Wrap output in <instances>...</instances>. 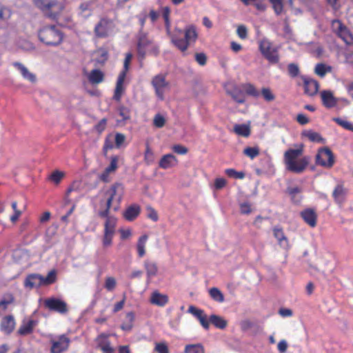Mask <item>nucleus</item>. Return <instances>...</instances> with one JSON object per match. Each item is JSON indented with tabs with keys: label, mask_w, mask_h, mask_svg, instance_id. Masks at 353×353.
<instances>
[{
	"label": "nucleus",
	"mask_w": 353,
	"mask_h": 353,
	"mask_svg": "<svg viewBox=\"0 0 353 353\" xmlns=\"http://www.w3.org/2000/svg\"><path fill=\"white\" fill-rule=\"evenodd\" d=\"M132 58V54L131 53H128L125 56L124 63H123V70L120 72L116 84V88L114 90V93L113 96V99L119 101L121 99V96L124 91L123 83L126 77V73L129 68L130 62Z\"/></svg>",
	"instance_id": "7"
},
{
	"label": "nucleus",
	"mask_w": 353,
	"mask_h": 353,
	"mask_svg": "<svg viewBox=\"0 0 353 353\" xmlns=\"http://www.w3.org/2000/svg\"><path fill=\"white\" fill-rule=\"evenodd\" d=\"M236 34L241 39H245L248 37V29L244 25H240L236 30Z\"/></svg>",
	"instance_id": "56"
},
{
	"label": "nucleus",
	"mask_w": 353,
	"mask_h": 353,
	"mask_svg": "<svg viewBox=\"0 0 353 353\" xmlns=\"http://www.w3.org/2000/svg\"><path fill=\"white\" fill-rule=\"evenodd\" d=\"M323 104L327 108L334 107L337 103L336 99L330 90H323L321 93Z\"/></svg>",
	"instance_id": "21"
},
{
	"label": "nucleus",
	"mask_w": 353,
	"mask_h": 353,
	"mask_svg": "<svg viewBox=\"0 0 353 353\" xmlns=\"http://www.w3.org/2000/svg\"><path fill=\"white\" fill-rule=\"evenodd\" d=\"M43 284V276L39 274H30L26 276L24 281V286L32 289L39 288Z\"/></svg>",
	"instance_id": "15"
},
{
	"label": "nucleus",
	"mask_w": 353,
	"mask_h": 353,
	"mask_svg": "<svg viewBox=\"0 0 353 353\" xmlns=\"http://www.w3.org/2000/svg\"><path fill=\"white\" fill-rule=\"evenodd\" d=\"M150 301L152 305L163 307L168 303V296L154 291L150 296Z\"/></svg>",
	"instance_id": "20"
},
{
	"label": "nucleus",
	"mask_w": 353,
	"mask_h": 353,
	"mask_svg": "<svg viewBox=\"0 0 353 353\" xmlns=\"http://www.w3.org/2000/svg\"><path fill=\"white\" fill-rule=\"evenodd\" d=\"M64 173L58 170H56L50 175V179L55 183H59L61 179L63 177Z\"/></svg>",
	"instance_id": "57"
},
{
	"label": "nucleus",
	"mask_w": 353,
	"mask_h": 353,
	"mask_svg": "<svg viewBox=\"0 0 353 353\" xmlns=\"http://www.w3.org/2000/svg\"><path fill=\"white\" fill-rule=\"evenodd\" d=\"M209 294L210 297L216 302L223 303L225 301L223 294L217 288H210L209 290Z\"/></svg>",
	"instance_id": "33"
},
{
	"label": "nucleus",
	"mask_w": 353,
	"mask_h": 353,
	"mask_svg": "<svg viewBox=\"0 0 353 353\" xmlns=\"http://www.w3.org/2000/svg\"><path fill=\"white\" fill-rule=\"evenodd\" d=\"M118 158L117 157H112L110 165L105 168L109 172H113L117 168Z\"/></svg>",
	"instance_id": "62"
},
{
	"label": "nucleus",
	"mask_w": 353,
	"mask_h": 353,
	"mask_svg": "<svg viewBox=\"0 0 353 353\" xmlns=\"http://www.w3.org/2000/svg\"><path fill=\"white\" fill-rule=\"evenodd\" d=\"M335 163L332 150L325 147L319 150L316 155V163L325 168H331Z\"/></svg>",
	"instance_id": "10"
},
{
	"label": "nucleus",
	"mask_w": 353,
	"mask_h": 353,
	"mask_svg": "<svg viewBox=\"0 0 353 353\" xmlns=\"http://www.w3.org/2000/svg\"><path fill=\"white\" fill-rule=\"evenodd\" d=\"M97 343V347L102 351V353H114V349L111 346V343L105 335L99 336Z\"/></svg>",
	"instance_id": "18"
},
{
	"label": "nucleus",
	"mask_w": 353,
	"mask_h": 353,
	"mask_svg": "<svg viewBox=\"0 0 353 353\" xmlns=\"http://www.w3.org/2000/svg\"><path fill=\"white\" fill-rule=\"evenodd\" d=\"M13 65L17 68L20 72L23 78L29 80L31 82H34L36 77L34 74L29 72L28 68L19 62L13 63Z\"/></svg>",
	"instance_id": "28"
},
{
	"label": "nucleus",
	"mask_w": 353,
	"mask_h": 353,
	"mask_svg": "<svg viewBox=\"0 0 353 353\" xmlns=\"http://www.w3.org/2000/svg\"><path fill=\"white\" fill-rule=\"evenodd\" d=\"M89 82L92 84L97 85L103 81L104 74L99 69H94L87 75Z\"/></svg>",
	"instance_id": "26"
},
{
	"label": "nucleus",
	"mask_w": 353,
	"mask_h": 353,
	"mask_svg": "<svg viewBox=\"0 0 353 353\" xmlns=\"http://www.w3.org/2000/svg\"><path fill=\"white\" fill-rule=\"evenodd\" d=\"M226 92L238 103H243L245 101V95L241 85L228 87L226 88Z\"/></svg>",
	"instance_id": "14"
},
{
	"label": "nucleus",
	"mask_w": 353,
	"mask_h": 353,
	"mask_svg": "<svg viewBox=\"0 0 353 353\" xmlns=\"http://www.w3.org/2000/svg\"><path fill=\"white\" fill-rule=\"evenodd\" d=\"M147 216L154 221H157L159 219L157 211L150 205L146 206Z\"/></svg>",
	"instance_id": "52"
},
{
	"label": "nucleus",
	"mask_w": 353,
	"mask_h": 353,
	"mask_svg": "<svg viewBox=\"0 0 353 353\" xmlns=\"http://www.w3.org/2000/svg\"><path fill=\"white\" fill-rule=\"evenodd\" d=\"M145 268L147 273L148 280L157 275L158 268L154 262L146 261H145Z\"/></svg>",
	"instance_id": "32"
},
{
	"label": "nucleus",
	"mask_w": 353,
	"mask_h": 353,
	"mask_svg": "<svg viewBox=\"0 0 353 353\" xmlns=\"http://www.w3.org/2000/svg\"><path fill=\"white\" fill-rule=\"evenodd\" d=\"M240 211L241 214H248L251 213L252 208L251 205L248 202H244L240 204Z\"/></svg>",
	"instance_id": "63"
},
{
	"label": "nucleus",
	"mask_w": 353,
	"mask_h": 353,
	"mask_svg": "<svg viewBox=\"0 0 353 353\" xmlns=\"http://www.w3.org/2000/svg\"><path fill=\"white\" fill-rule=\"evenodd\" d=\"M331 71L332 67L324 63L316 64L314 69L315 73L321 77H323L327 72H330Z\"/></svg>",
	"instance_id": "37"
},
{
	"label": "nucleus",
	"mask_w": 353,
	"mask_h": 353,
	"mask_svg": "<svg viewBox=\"0 0 353 353\" xmlns=\"http://www.w3.org/2000/svg\"><path fill=\"white\" fill-rule=\"evenodd\" d=\"M299 68L297 64L294 63L288 64V72L291 77L294 78L298 77L299 74Z\"/></svg>",
	"instance_id": "47"
},
{
	"label": "nucleus",
	"mask_w": 353,
	"mask_h": 353,
	"mask_svg": "<svg viewBox=\"0 0 353 353\" xmlns=\"http://www.w3.org/2000/svg\"><path fill=\"white\" fill-rule=\"evenodd\" d=\"M333 121H335L338 125L343 127V128L353 132V124L352 123H351L347 121L343 120L340 118H334Z\"/></svg>",
	"instance_id": "49"
},
{
	"label": "nucleus",
	"mask_w": 353,
	"mask_h": 353,
	"mask_svg": "<svg viewBox=\"0 0 353 353\" xmlns=\"http://www.w3.org/2000/svg\"><path fill=\"white\" fill-rule=\"evenodd\" d=\"M209 321L216 328L221 330L225 329L228 325V321L226 320L216 314H212L209 318Z\"/></svg>",
	"instance_id": "30"
},
{
	"label": "nucleus",
	"mask_w": 353,
	"mask_h": 353,
	"mask_svg": "<svg viewBox=\"0 0 353 353\" xmlns=\"http://www.w3.org/2000/svg\"><path fill=\"white\" fill-rule=\"evenodd\" d=\"M57 279V272L54 270L50 271L47 276H43L44 285H48L55 282Z\"/></svg>",
	"instance_id": "46"
},
{
	"label": "nucleus",
	"mask_w": 353,
	"mask_h": 353,
	"mask_svg": "<svg viewBox=\"0 0 353 353\" xmlns=\"http://www.w3.org/2000/svg\"><path fill=\"white\" fill-rule=\"evenodd\" d=\"M259 50L263 56L271 63L279 61L278 50L274 48L268 39H263L259 42Z\"/></svg>",
	"instance_id": "8"
},
{
	"label": "nucleus",
	"mask_w": 353,
	"mask_h": 353,
	"mask_svg": "<svg viewBox=\"0 0 353 353\" xmlns=\"http://www.w3.org/2000/svg\"><path fill=\"white\" fill-rule=\"evenodd\" d=\"M243 154L251 159H254L259 154V148L258 147H248L243 150Z\"/></svg>",
	"instance_id": "45"
},
{
	"label": "nucleus",
	"mask_w": 353,
	"mask_h": 353,
	"mask_svg": "<svg viewBox=\"0 0 353 353\" xmlns=\"http://www.w3.org/2000/svg\"><path fill=\"white\" fill-rule=\"evenodd\" d=\"M185 353H204V348L201 344L188 345L185 348Z\"/></svg>",
	"instance_id": "44"
},
{
	"label": "nucleus",
	"mask_w": 353,
	"mask_h": 353,
	"mask_svg": "<svg viewBox=\"0 0 353 353\" xmlns=\"http://www.w3.org/2000/svg\"><path fill=\"white\" fill-rule=\"evenodd\" d=\"M108 21L101 19L95 26L94 32L97 37H105L108 34Z\"/></svg>",
	"instance_id": "27"
},
{
	"label": "nucleus",
	"mask_w": 353,
	"mask_h": 353,
	"mask_svg": "<svg viewBox=\"0 0 353 353\" xmlns=\"http://www.w3.org/2000/svg\"><path fill=\"white\" fill-rule=\"evenodd\" d=\"M44 307L52 312H55L61 314H65L68 312V308L67 303L58 298L50 297L43 301Z\"/></svg>",
	"instance_id": "12"
},
{
	"label": "nucleus",
	"mask_w": 353,
	"mask_h": 353,
	"mask_svg": "<svg viewBox=\"0 0 353 353\" xmlns=\"http://www.w3.org/2000/svg\"><path fill=\"white\" fill-rule=\"evenodd\" d=\"M287 192L291 196V199L293 202L299 203L300 201L299 199H296V196L301 192V189L300 188L297 186L288 187Z\"/></svg>",
	"instance_id": "42"
},
{
	"label": "nucleus",
	"mask_w": 353,
	"mask_h": 353,
	"mask_svg": "<svg viewBox=\"0 0 353 353\" xmlns=\"http://www.w3.org/2000/svg\"><path fill=\"white\" fill-rule=\"evenodd\" d=\"M165 120L164 117L163 116H161V114H157L154 117V125L157 128H162L165 125Z\"/></svg>",
	"instance_id": "61"
},
{
	"label": "nucleus",
	"mask_w": 353,
	"mask_h": 353,
	"mask_svg": "<svg viewBox=\"0 0 353 353\" xmlns=\"http://www.w3.org/2000/svg\"><path fill=\"white\" fill-rule=\"evenodd\" d=\"M119 115L123 121H126L130 118V110L124 106H120L118 109Z\"/></svg>",
	"instance_id": "54"
},
{
	"label": "nucleus",
	"mask_w": 353,
	"mask_h": 353,
	"mask_svg": "<svg viewBox=\"0 0 353 353\" xmlns=\"http://www.w3.org/2000/svg\"><path fill=\"white\" fill-rule=\"evenodd\" d=\"M141 208L139 205L133 204L125 210L123 212V216L127 221H132L139 216Z\"/></svg>",
	"instance_id": "23"
},
{
	"label": "nucleus",
	"mask_w": 353,
	"mask_h": 353,
	"mask_svg": "<svg viewBox=\"0 0 353 353\" xmlns=\"http://www.w3.org/2000/svg\"><path fill=\"white\" fill-rule=\"evenodd\" d=\"M79 9L81 10V14H82L84 17L90 16L92 9V1L82 3L79 6Z\"/></svg>",
	"instance_id": "41"
},
{
	"label": "nucleus",
	"mask_w": 353,
	"mask_h": 353,
	"mask_svg": "<svg viewBox=\"0 0 353 353\" xmlns=\"http://www.w3.org/2000/svg\"><path fill=\"white\" fill-rule=\"evenodd\" d=\"M347 191L341 184H338L333 190L332 196L334 201L339 205H342L345 200Z\"/></svg>",
	"instance_id": "22"
},
{
	"label": "nucleus",
	"mask_w": 353,
	"mask_h": 353,
	"mask_svg": "<svg viewBox=\"0 0 353 353\" xmlns=\"http://www.w3.org/2000/svg\"><path fill=\"white\" fill-rule=\"evenodd\" d=\"M154 350L157 353H169L168 345L165 343H156Z\"/></svg>",
	"instance_id": "59"
},
{
	"label": "nucleus",
	"mask_w": 353,
	"mask_h": 353,
	"mask_svg": "<svg viewBox=\"0 0 353 353\" xmlns=\"http://www.w3.org/2000/svg\"><path fill=\"white\" fill-rule=\"evenodd\" d=\"M112 207L106 205L104 210L99 212L100 217L105 218L103 237V245L104 247H109L112 245V238L115 234L117 219L114 216H110V210Z\"/></svg>",
	"instance_id": "4"
},
{
	"label": "nucleus",
	"mask_w": 353,
	"mask_h": 353,
	"mask_svg": "<svg viewBox=\"0 0 353 353\" xmlns=\"http://www.w3.org/2000/svg\"><path fill=\"white\" fill-rule=\"evenodd\" d=\"M171 41L181 52H185L189 46L185 39L179 38L176 35L171 36Z\"/></svg>",
	"instance_id": "31"
},
{
	"label": "nucleus",
	"mask_w": 353,
	"mask_h": 353,
	"mask_svg": "<svg viewBox=\"0 0 353 353\" xmlns=\"http://www.w3.org/2000/svg\"><path fill=\"white\" fill-rule=\"evenodd\" d=\"M16 322L12 315L4 316L1 321L0 328L6 334H11L15 328Z\"/></svg>",
	"instance_id": "17"
},
{
	"label": "nucleus",
	"mask_w": 353,
	"mask_h": 353,
	"mask_svg": "<svg viewBox=\"0 0 353 353\" xmlns=\"http://www.w3.org/2000/svg\"><path fill=\"white\" fill-rule=\"evenodd\" d=\"M34 4L52 19H57L64 9L63 4L56 0H34Z\"/></svg>",
	"instance_id": "5"
},
{
	"label": "nucleus",
	"mask_w": 353,
	"mask_h": 353,
	"mask_svg": "<svg viewBox=\"0 0 353 353\" xmlns=\"http://www.w3.org/2000/svg\"><path fill=\"white\" fill-rule=\"evenodd\" d=\"M301 216L310 227L316 225L317 215L313 209L307 208L301 212Z\"/></svg>",
	"instance_id": "19"
},
{
	"label": "nucleus",
	"mask_w": 353,
	"mask_h": 353,
	"mask_svg": "<svg viewBox=\"0 0 353 353\" xmlns=\"http://www.w3.org/2000/svg\"><path fill=\"white\" fill-rule=\"evenodd\" d=\"M261 94L267 101H272L275 99L270 88H263L261 90Z\"/></svg>",
	"instance_id": "55"
},
{
	"label": "nucleus",
	"mask_w": 353,
	"mask_h": 353,
	"mask_svg": "<svg viewBox=\"0 0 353 353\" xmlns=\"http://www.w3.org/2000/svg\"><path fill=\"white\" fill-rule=\"evenodd\" d=\"M117 285L116 280L114 277L109 276L105 279V288L108 291H112Z\"/></svg>",
	"instance_id": "51"
},
{
	"label": "nucleus",
	"mask_w": 353,
	"mask_h": 353,
	"mask_svg": "<svg viewBox=\"0 0 353 353\" xmlns=\"http://www.w3.org/2000/svg\"><path fill=\"white\" fill-rule=\"evenodd\" d=\"M301 79L303 81L305 93L310 96L316 94L319 88V83L316 80L305 76H302Z\"/></svg>",
	"instance_id": "16"
},
{
	"label": "nucleus",
	"mask_w": 353,
	"mask_h": 353,
	"mask_svg": "<svg viewBox=\"0 0 353 353\" xmlns=\"http://www.w3.org/2000/svg\"><path fill=\"white\" fill-rule=\"evenodd\" d=\"M241 85L243 89L245 94H247L252 97H258L259 95V92L256 90V88L252 84L244 83L241 84Z\"/></svg>",
	"instance_id": "43"
},
{
	"label": "nucleus",
	"mask_w": 353,
	"mask_h": 353,
	"mask_svg": "<svg viewBox=\"0 0 353 353\" xmlns=\"http://www.w3.org/2000/svg\"><path fill=\"white\" fill-rule=\"evenodd\" d=\"M155 94L159 99H164L165 92L170 90V82L166 80L165 74L160 73L155 75L151 81Z\"/></svg>",
	"instance_id": "9"
},
{
	"label": "nucleus",
	"mask_w": 353,
	"mask_h": 353,
	"mask_svg": "<svg viewBox=\"0 0 353 353\" xmlns=\"http://www.w3.org/2000/svg\"><path fill=\"white\" fill-rule=\"evenodd\" d=\"M125 141V136L123 134L121 133H116L114 136V143H115V148H121Z\"/></svg>",
	"instance_id": "50"
},
{
	"label": "nucleus",
	"mask_w": 353,
	"mask_h": 353,
	"mask_svg": "<svg viewBox=\"0 0 353 353\" xmlns=\"http://www.w3.org/2000/svg\"><path fill=\"white\" fill-rule=\"evenodd\" d=\"M170 10L168 7H164L162 8V17L165 21V25H169L171 24L170 20Z\"/></svg>",
	"instance_id": "60"
},
{
	"label": "nucleus",
	"mask_w": 353,
	"mask_h": 353,
	"mask_svg": "<svg viewBox=\"0 0 353 353\" xmlns=\"http://www.w3.org/2000/svg\"><path fill=\"white\" fill-rule=\"evenodd\" d=\"M272 4L274 12L276 14H280L283 11V2L282 0H270Z\"/></svg>",
	"instance_id": "53"
},
{
	"label": "nucleus",
	"mask_w": 353,
	"mask_h": 353,
	"mask_svg": "<svg viewBox=\"0 0 353 353\" xmlns=\"http://www.w3.org/2000/svg\"><path fill=\"white\" fill-rule=\"evenodd\" d=\"M176 164L177 160L172 154L164 155L159 161V167L163 169L170 168L175 166Z\"/></svg>",
	"instance_id": "25"
},
{
	"label": "nucleus",
	"mask_w": 353,
	"mask_h": 353,
	"mask_svg": "<svg viewBox=\"0 0 353 353\" xmlns=\"http://www.w3.org/2000/svg\"><path fill=\"white\" fill-rule=\"evenodd\" d=\"M12 15L10 9L0 3V22H6L10 19Z\"/></svg>",
	"instance_id": "40"
},
{
	"label": "nucleus",
	"mask_w": 353,
	"mask_h": 353,
	"mask_svg": "<svg viewBox=\"0 0 353 353\" xmlns=\"http://www.w3.org/2000/svg\"><path fill=\"white\" fill-rule=\"evenodd\" d=\"M124 194V188L121 183H115L105 192L107 197L106 205L112 206L114 211L119 209Z\"/></svg>",
	"instance_id": "6"
},
{
	"label": "nucleus",
	"mask_w": 353,
	"mask_h": 353,
	"mask_svg": "<svg viewBox=\"0 0 353 353\" xmlns=\"http://www.w3.org/2000/svg\"><path fill=\"white\" fill-rule=\"evenodd\" d=\"M38 324L37 320L30 319L28 322H23L17 331L19 335H27L32 332L34 327Z\"/></svg>",
	"instance_id": "24"
},
{
	"label": "nucleus",
	"mask_w": 353,
	"mask_h": 353,
	"mask_svg": "<svg viewBox=\"0 0 353 353\" xmlns=\"http://www.w3.org/2000/svg\"><path fill=\"white\" fill-rule=\"evenodd\" d=\"M137 50L140 59L143 60L147 54H151L154 56L158 55L159 52V46L154 43L153 39L148 36V33L140 30L137 36Z\"/></svg>",
	"instance_id": "3"
},
{
	"label": "nucleus",
	"mask_w": 353,
	"mask_h": 353,
	"mask_svg": "<svg viewBox=\"0 0 353 353\" xmlns=\"http://www.w3.org/2000/svg\"><path fill=\"white\" fill-rule=\"evenodd\" d=\"M332 30L335 32L346 44L353 43V36L348 28L338 19H334L331 23Z\"/></svg>",
	"instance_id": "11"
},
{
	"label": "nucleus",
	"mask_w": 353,
	"mask_h": 353,
	"mask_svg": "<svg viewBox=\"0 0 353 353\" xmlns=\"http://www.w3.org/2000/svg\"><path fill=\"white\" fill-rule=\"evenodd\" d=\"M39 40L49 46H58L63 40V33L56 26H46L38 33Z\"/></svg>",
	"instance_id": "2"
},
{
	"label": "nucleus",
	"mask_w": 353,
	"mask_h": 353,
	"mask_svg": "<svg viewBox=\"0 0 353 353\" xmlns=\"http://www.w3.org/2000/svg\"><path fill=\"white\" fill-rule=\"evenodd\" d=\"M225 173L230 177L234 179H243L245 176V174L243 172H237L234 169H226Z\"/></svg>",
	"instance_id": "48"
},
{
	"label": "nucleus",
	"mask_w": 353,
	"mask_h": 353,
	"mask_svg": "<svg viewBox=\"0 0 353 353\" xmlns=\"http://www.w3.org/2000/svg\"><path fill=\"white\" fill-rule=\"evenodd\" d=\"M50 342L52 344L50 352L61 353L68 349L70 339L65 334H62L56 339H52Z\"/></svg>",
	"instance_id": "13"
},
{
	"label": "nucleus",
	"mask_w": 353,
	"mask_h": 353,
	"mask_svg": "<svg viewBox=\"0 0 353 353\" xmlns=\"http://www.w3.org/2000/svg\"><path fill=\"white\" fill-rule=\"evenodd\" d=\"M197 38V34L193 26L188 27L185 31V39L190 44L192 41H195Z\"/></svg>",
	"instance_id": "39"
},
{
	"label": "nucleus",
	"mask_w": 353,
	"mask_h": 353,
	"mask_svg": "<svg viewBox=\"0 0 353 353\" xmlns=\"http://www.w3.org/2000/svg\"><path fill=\"white\" fill-rule=\"evenodd\" d=\"M234 131L238 135L248 137L250 134V129L249 125L245 124H237L234 127Z\"/></svg>",
	"instance_id": "34"
},
{
	"label": "nucleus",
	"mask_w": 353,
	"mask_h": 353,
	"mask_svg": "<svg viewBox=\"0 0 353 353\" xmlns=\"http://www.w3.org/2000/svg\"><path fill=\"white\" fill-rule=\"evenodd\" d=\"M273 232L274 236L277 239L279 245L283 248H287L288 247V241L283 230L279 228H274Z\"/></svg>",
	"instance_id": "29"
},
{
	"label": "nucleus",
	"mask_w": 353,
	"mask_h": 353,
	"mask_svg": "<svg viewBox=\"0 0 353 353\" xmlns=\"http://www.w3.org/2000/svg\"><path fill=\"white\" fill-rule=\"evenodd\" d=\"M134 315L132 312H128L125 316V322L121 325V329L125 331H130L133 326Z\"/></svg>",
	"instance_id": "38"
},
{
	"label": "nucleus",
	"mask_w": 353,
	"mask_h": 353,
	"mask_svg": "<svg viewBox=\"0 0 353 353\" xmlns=\"http://www.w3.org/2000/svg\"><path fill=\"white\" fill-rule=\"evenodd\" d=\"M113 137L112 135H108L105 140L103 145V150L107 152L108 150H111L114 148Z\"/></svg>",
	"instance_id": "58"
},
{
	"label": "nucleus",
	"mask_w": 353,
	"mask_h": 353,
	"mask_svg": "<svg viewBox=\"0 0 353 353\" xmlns=\"http://www.w3.org/2000/svg\"><path fill=\"white\" fill-rule=\"evenodd\" d=\"M303 153V148L290 149L284 153V162L287 170L294 173L303 172L310 163V158L304 157L298 159Z\"/></svg>",
	"instance_id": "1"
},
{
	"label": "nucleus",
	"mask_w": 353,
	"mask_h": 353,
	"mask_svg": "<svg viewBox=\"0 0 353 353\" xmlns=\"http://www.w3.org/2000/svg\"><path fill=\"white\" fill-rule=\"evenodd\" d=\"M195 59L199 65H204L206 63L207 57L203 52L196 53L195 54Z\"/></svg>",
	"instance_id": "64"
},
{
	"label": "nucleus",
	"mask_w": 353,
	"mask_h": 353,
	"mask_svg": "<svg viewBox=\"0 0 353 353\" xmlns=\"http://www.w3.org/2000/svg\"><path fill=\"white\" fill-rule=\"evenodd\" d=\"M148 236L146 234L141 236L139 239V241L137 243V251H138V254H139V257H143L145 254V243L148 241Z\"/></svg>",
	"instance_id": "35"
},
{
	"label": "nucleus",
	"mask_w": 353,
	"mask_h": 353,
	"mask_svg": "<svg viewBox=\"0 0 353 353\" xmlns=\"http://www.w3.org/2000/svg\"><path fill=\"white\" fill-rule=\"evenodd\" d=\"M303 134L312 142H323V139L321 137V134L312 130H306L303 132Z\"/></svg>",
	"instance_id": "36"
}]
</instances>
